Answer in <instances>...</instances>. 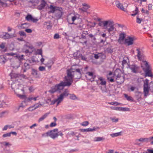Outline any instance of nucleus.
<instances>
[{
    "label": "nucleus",
    "mask_w": 153,
    "mask_h": 153,
    "mask_svg": "<svg viewBox=\"0 0 153 153\" xmlns=\"http://www.w3.org/2000/svg\"><path fill=\"white\" fill-rule=\"evenodd\" d=\"M124 96L127 100L130 101H133V99L131 97L129 96L126 94H124Z\"/></svg>",
    "instance_id": "72a5a7b5"
},
{
    "label": "nucleus",
    "mask_w": 153,
    "mask_h": 153,
    "mask_svg": "<svg viewBox=\"0 0 153 153\" xmlns=\"http://www.w3.org/2000/svg\"><path fill=\"white\" fill-rule=\"evenodd\" d=\"M99 128V127H94L92 128H91V131H95L97 129Z\"/></svg>",
    "instance_id": "680f3d73"
},
{
    "label": "nucleus",
    "mask_w": 153,
    "mask_h": 153,
    "mask_svg": "<svg viewBox=\"0 0 153 153\" xmlns=\"http://www.w3.org/2000/svg\"><path fill=\"white\" fill-rule=\"evenodd\" d=\"M142 19H140L138 16H137V22L138 24H140L141 22L142 21Z\"/></svg>",
    "instance_id": "09e8293b"
},
{
    "label": "nucleus",
    "mask_w": 153,
    "mask_h": 153,
    "mask_svg": "<svg viewBox=\"0 0 153 153\" xmlns=\"http://www.w3.org/2000/svg\"><path fill=\"white\" fill-rule=\"evenodd\" d=\"M83 7L81 9L82 11L84 12H85L90 7V6L86 3H83L82 4Z\"/></svg>",
    "instance_id": "5701e85b"
},
{
    "label": "nucleus",
    "mask_w": 153,
    "mask_h": 153,
    "mask_svg": "<svg viewBox=\"0 0 153 153\" xmlns=\"http://www.w3.org/2000/svg\"><path fill=\"white\" fill-rule=\"evenodd\" d=\"M41 105H42L41 104H37L34 105V109H31V108H33V107H30L29 108V111H32L33 110H35V109L39 107L40 106H41Z\"/></svg>",
    "instance_id": "c756f323"
},
{
    "label": "nucleus",
    "mask_w": 153,
    "mask_h": 153,
    "mask_svg": "<svg viewBox=\"0 0 153 153\" xmlns=\"http://www.w3.org/2000/svg\"><path fill=\"white\" fill-rule=\"evenodd\" d=\"M122 131H121L119 132L113 133L110 134V136L112 137L119 136L121 135Z\"/></svg>",
    "instance_id": "a878e982"
},
{
    "label": "nucleus",
    "mask_w": 153,
    "mask_h": 153,
    "mask_svg": "<svg viewBox=\"0 0 153 153\" xmlns=\"http://www.w3.org/2000/svg\"><path fill=\"white\" fill-rule=\"evenodd\" d=\"M71 22L68 20V22L69 24L70 25H76V24L74 23V21L79 19V15L77 13H74L72 14L71 16Z\"/></svg>",
    "instance_id": "0eeeda50"
},
{
    "label": "nucleus",
    "mask_w": 153,
    "mask_h": 153,
    "mask_svg": "<svg viewBox=\"0 0 153 153\" xmlns=\"http://www.w3.org/2000/svg\"><path fill=\"white\" fill-rule=\"evenodd\" d=\"M49 8L51 10V12L52 13H53L58 10L62 9V7L57 6H53V5H50Z\"/></svg>",
    "instance_id": "aec40b11"
},
{
    "label": "nucleus",
    "mask_w": 153,
    "mask_h": 153,
    "mask_svg": "<svg viewBox=\"0 0 153 153\" xmlns=\"http://www.w3.org/2000/svg\"><path fill=\"white\" fill-rule=\"evenodd\" d=\"M11 134L10 133V132L9 133H7L6 134H4L3 135V137H10V136Z\"/></svg>",
    "instance_id": "3c124183"
},
{
    "label": "nucleus",
    "mask_w": 153,
    "mask_h": 153,
    "mask_svg": "<svg viewBox=\"0 0 153 153\" xmlns=\"http://www.w3.org/2000/svg\"><path fill=\"white\" fill-rule=\"evenodd\" d=\"M135 88H136L135 87L133 86H131L130 88H129L128 90V91H134Z\"/></svg>",
    "instance_id": "603ef678"
},
{
    "label": "nucleus",
    "mask_w": 153,
    "mask_h": 153,
    "mask_svg": "<svg viewBox=\"0 0 153 153\" xmlns=\"http://www.w3.org/2000/svg\"><path fill=\"white\" fill-rule=\"evenodd\" d=\"M29 90L30 92H32L34 90V88L33 86H31L29 88Z\"/></svg>",
    "instance_id": "4d7b16f0"
},
{
    "label": "nucleus",
    "mask_w": 153,
    "mask_h": 153,
    "mask_svg": "<svg viewBox=\"0 0 153 153\" xmlns=\"http://www.w3.org/2000/svg\"><path fill=\"white\" fill-rule=\"evenodd\" d=\"M58 131V129L57 128H55L49 131V132H48L49 137L53 139L57 138L59 136Z\"/></svg>",
    "instance_id": "423d86ee"
},
{
    "label": "nucleus",
    "mask_w": 153,
    "mask_h": 153,
    "mask_svg": "<svg viewBox=\"0 0 153 153\" xmlns=\"http://www.w3.org/2000/svg\"><path fill=\"white\" fill-rule=\"evenodd\" d=\"M108 104L113 105H119V103L117 102H108Z\"/></svg>",
    "instance_id": "37998d69"
},
{
    "label": "nucleus",
    "mask_w": 153,
    "mask_h": 153,
    "mask_svg": "<svg viewBox=\"0 0 153 153\" xmlns=\"http://www.w3.org/2000/svg\"><path fill=\"white\" fill-rule=\"evenodd\" d=\"M21 85L18 83L13 82L11 84V88L17 96V94H25L24 88L21 87Z\"/></svg>",
    "instance_id": "7ed1b4c3"
},
{
    "label": "nucleus",
    "mask_w": 153,
    "mask_h": 153,
    "mask_svg": "<svg viewBox=\"0 0 153 153\" xmlns=\"http://www.w3.org/2000/svg\"><path fill=\"white\" fill-rule=\"evenodd\" d=\"M83 26V25L82 24L80 23L77 25L76 27L79 29L81 30Z\"/></svg>",
    "instance_id": "a18cd8bd"
},
{
    "label": "nucleus",
    "mask_w": 153,
    "mask_h": 153,
    "mask_svg": "<svg viewBox=\"0 0 153 153\" xmlns=\"http://www.w3.org/2000/svg\"><path fill=\"white\" fill-rule=\"evenodd\" d=\"M111 23H110V25H108V26H110V27L107 29L108 32L110 33L111 32L114 31L115 29V28L114 26L113 25V22L111 21Z\"/></svg>",
    "instance_id": "412c9836"
},
{
    "label": "nucleus",
    "mask_w": 153,
    "mask_h": 153,
    "mask_svg": "<svg viewBox=\"0 0 153 153\" xmlns=\"http://www.w3.org/2000/svg\"><path fill=\"white\" fill-rule=\"evenodd\" d=\"M24 56L23 55H18L16 57L20 61H22L24 59Z\"/></svg>",
    "instance_id": "f704fd0d"
},
{
    "label": "nucleus",
    "mask_w": 153,
    "mask_h": 153,
    "mask_svg": "<svg viewBox=\"0 0 153 153\" xmlns=\"http://www.w3.org/2000/svg\"><path fill=\"white\" fill-rule=\"evenodd\" d=\"M7 61V59L4 56L1 55L0 56V63L2 64H4Z\"/></svg>",
    "instance_id": "393cba45"
},
{
    "label": "nucleus",
    "mask_w": 153,
    "mask_h": 153,
    "mask_svg": "<svg viewBox=\"0 0 153 153\" xmlns=\"http://www.w3.org/2000/svg\"><path fill=\"white\" fill-rule=\"evenodd\" d=\"M136 51L137 52V56L139 61H143L145 60V55L143 51L140 48H137Z\"/></svg>",
    "instance_id": "20e7f679"
},
{
    "label": "nucleus",
    "mask_w": 153,
    "mask_h": 153,
    "mask_svg": "<svg viewBox=\"0 0 153 153\" xmlns=\"http://www.w3.org/2000/svg\"><path fill=\"white\" fill-rule=\"evenodd\" d=\"M38 19L36 18H34L33 17H32V19H31V21L33 22H36L38 21Z\"/></svg>",
    "instance_id": "864d4df0"
},
{
    "label": "nucleus",
    "mask_w": 153,
    "mask_h": 153,
    "mask_svg": "<svg viewBox=\"0 0 153 153\" xmlns=\"http://www.w3.org/2000/svg\"><path fill=\"white\" fill-rule=\"evenodd\" d=\"M98 78V79L100 81V84L101 85H106V82L104 78L102 77H99Z\"/></svg>",
    "instance_id": "b1692460"
},
{
    "label": "nucleus",
    "mask_w": 153,
    "mask_h": 153,
    "mask_svg": "<svg viewBox=\"0 0 153 153\" xmlns=\"http://www.w3.org/2000/svg\"><path fill=\"white\" fill-rule=\"evenodd\" d=\"M48 132H49V131H48L46 133L42 134V136L45 137L49 136V134Z\"/></svg>",
    "instance_id": "0e129e2a"
},
{
    "label": "nucleus",
    "mask_w": 153,
    "mask_h": 153,
    "mask_svg": "<svg viewBox=\"0 0 153 153\" xmlns=\"http://www.w3.org/2000/svg\"><path fill=\"white\" fill-rule=\"evenodd\" d=\"M148 8L149 10H151L152 9V5L151 4H149L148 5Z\"/></svg>",
    "instance_id": "69168bd1"
},
{
    "label": "nucleus",
    "mask_w": 153,
    "mask_h": 153,
    "mask_svg": "<svg viewBox=\"0 0 153 153\" xmlns=\"http://www.w3.org/2000/svg\"><path fill=\"white\" fill-rule=\"evenodd\" d=\"M37 54L41 55L42 57H43L42 55V51L41 49H38L36 52Z\"/></svg>",
    "instance_id": "c03bdc74"
},
{
    "label": "nucleus",
    "mask_w": 153,
    "mask_h": 153,
    "mask_svg": "<svg viewBox=\"0 0 153 153\" xmlns=\"http://www.w3.org/2000/svg\"><path fill=\"white\" fill-rule=\"evenodd\" d=\"M110 108L112 110L120 111H129V108H128L117 107L115 106H111L110 107Z\"/></svg>",
    "instance_id": "f8f14e48"
},
{
    "label": "nucleus",
    "mask_w": 153,
    "mask_h": 153,
    "mask_svg": "<svg viewBox=\"0 0 153 153\" xmlns=\"http://www.w3.org/2000/svg\"><path fill=\"white\" fill-rule=\"evenodd\" d=\"M69 95H70V98L72 100H75L77 98V97L74 94H69L68 90L65 89L63 93H61L58 97L57 98L54 100V102H56L57 105H58L59 103L63 100L64 98L67 97Z\"/></svg>",
    "instance_id": "f03ea898"
},
{
    "label": "nucleus",
    "mask_w": 153,
    "mask_h": 153,
    "mask_svg": "<svg viewBox=\"0 0 153 153\" xmlns=\"http://www.w3.org/2000/svg\"><path fill=\"white\" fill-rule=\"evenodd\" d=\"M25 31L29 33H31L32 32V30L30 29H26L25 30Z\"/></svg>",
    "instance_id": "e2e57ef3"
},
{
    "label": "nucleus",
    "mask_w": 153,
    "mask_h": 153,
    "mask_svg": "<svg viewBox=\"0 0 153 153\" xmlns=\"http://www.w3.org/2000/svg\"><path fill=\"white\" fill-rule=\"evenodd\" d=\"M141 61V67L143 71L151 68L147 62L145 60Z\"/></svg>",
    "instance_id": "ddd939ff"
},
{
    "label": "nucleus",
    "mask_w": 153,
    "mask_h": 153,
    "mask_svg": "<svg viewBox=\"0 0 153 153\" xmlns=\"http://www.w3.org/2000/svg\"><path fill=\"white\" fill-rule=\"evenodd\" d=\"M145 73V76L152 77L153 76L151 72V68H150L143 71Z\"/></svg>",
    "instance_id": "a211bd4d"
},
{
    "label": "nucleus",
    "mask_w": 153,
    "mask_h": 153,
    "mask_svg": "<svg viewBox=\"0 0 153 153\" xmlns=\"http://www.w3.org/2000/svg\"><path fill=\"white\" fill-rule=\"evenodd\" d=\"M24 66L25 68V69L24 70V72H26V70L30 68V64L27 62H25L24 64Z\"/></svg>",
    "instance_id": "2f4dec72"
},
{
    "label": "nucleus",
    "mask_w": 153,
    "mask_h": 153,
    "mask_svg": "<svg viewBox=\"0 0 153 153\" xmlns=\"http://www.w3.org/2000/svg\"><path fill=\"white\" fill-rule=\"evenodd\" d=\"M60 38L59 35L58 33H55L53 36L54 39H58Z\"/></svg>",
    "instance_id": "de8ad7c7"
},
{
    "label": "nucleus",
    "mask_w": 153,
    "mask_h": 153,
    "mask_svg": "<svg viewBox=\"0 0 153 153\" xmlns=\"http://www.w3.org/2000/svg\"><path fill=\"white\" fill-rule=\"evenodd\" d=\"M115 4L116 7L120 9L123 11H126V10L123 6L122 4L121 3L118 1H116L115 2Z\"/></svg>",
    "instance_id": "f3484780"
},
{
    "label": "nucleus",
    "mask_w": 153,
    "mask_h": 153,
    "mask_svg": "<svg viewBox=\"0 0 153 153\" xmlns=\"http://www.w3.org/2000/svg\"><path fill=\"white\" fill-rule=\"evenodd\" d=\"M76 71L78 73V74L79 76V77H80L81 76V73L80 69L79 68L76 69Z\"/></svg>",
    "instance_id": "052dcab7"
},
{
    "label": "nucleus",
    "mask_w": 153,
    "mask_h": 153,
    "mask_svg": "<svg viewBox=\"0 0 153 153\" xmlns=\"http://www.w3.org/2000/svg\"><path fill=\"white\" fill-rule=\"evenodd\" d=\"M5 43H2L0 45V48L1 49H3L4 48Z\"/></svg>",
    "instance_id": "6e6d98bb"
},
{
    "label": "nucleus",
    "mask_w": 153,
    "mask_h": 153,
    "mask_svg": "<svg viewBox=\"0 0 153 153\" xmlns=\"http://www.w3.org/2000/svg\"><path fill=\"white\" fill-rule=\"evenodd\" d=\"M15 36L14 34H10L7 33H4L2 36V38L4 39H7Z\"/></svg>",
    "instance_id": "2eb2a0df"
},
{
    "label": "nucleus",
    "mask_w": 153,
    "mask_h": 153,
    "mask_svg": "<svg viewBox=\"0 0 153 153\" xmlns=\"http://www.w3.org/2000/svg\"><path fill=\"white\" fill-rule=\"evenodd\" d=\"M134 39V37L129 36L128 38L125 39L124 43L128 46L132 45L133 44Z\"/></svg>",
    "instance_id": "6e6552de"
},
{
    "label": "nucleus",
    "mask_w": 153,
    "mask_h": 153,
    "mask_svg": "<svg viewBox=\"0 0 153 153\" xmlns=\"http://www.w3.org/2000/svg\"><path fill=\"white\" fill-rule=\"evenodd\" d=\"M73 73L74 72L71 69L68 70L67 76H65L64 80L61 81L59 84L52 87L49 91V92L51 94H53L56 91L60 93L64 87L70 86L73 82V79L74 77Z\"/></svg>",
    "instance_id": "f257e3e1"
},
{
    "label": "nucleus",
    "mask_w": 153,
    "mask_h": 153,
    "mask_svg": "<svg viewBox=\"0 0 153 153\" xmlns=\"http://www.w3.org/2000/svg\"><path fill=\"white\" fill-rule=\"evenodd\" d=\"M105 51L107 52V53H112L113 52V50L111 48L109 47L107 48Z\"/></svg>",
    "instance_id": "a19ab883"
},
{
    "label": "nucleus",
    "mask_w": 153,
    "mask_h": 153,
    "mask_svg": "<svg viewBox=\"0 0 153 153\" xmlns=\"http://www.w3.org/2000/svg\"><path fill=\"white\" fill-rule=\"evenodd\" d=\"M39 69L40 71H43L45 70V68L44 66H40L39 68Z\"/></svg>",
    "instance_id": "8fccbe9b"
},
{
    "label": "nucleus",
    "mask_w": 153,
    "mask_h": 153,
    "mask_svg": "<svg viewBox=\"0 0 153 153\" xmlns=\"http://www.w3.org/2000/svg\"><path fill=\"white\" fill-rule=\"evenodd\" d=\"M108 80L111 82H114V79L111 77H108Z\"/></svg>",
    "instance_id": "338daca9"
},
{
    "label": "nucleus",
    "mask_w": 153,
    "mask_h": 153,
    "mask_svg": "<svg viewBox=\"0 0 153 153\" xmlns=\"http://www.w3.org/2000/svg\"><path fill=\"white\" fill-rule=\"evenodd\" d=\"M12 1L10 0H0V3H1V4L3 5L4 3V2L6 1Z\"/></svg>",
    "instance_id": "13d9d810"
},
{
    "label": "nucleus",
    "mask_w": 153,
    "mask_h": 153,
    "mask_svg": "<svg viewBox=\"0 0 153 153\" xmlns=\"http://www.w3.org/2000/svg\"><path fill=\"white\" fill-rule=\"evenodd\" d=\"M86 74L88 75V76L91 77L92 79H90L91 81H93L94 78H95V76L93 74L92 72H88L86 73Z\"/></svg>",
    "instance_id": "bb28decb"
},
{
    "label": "nucleus",
    "mask_w": 153,
    "mask_h": 153,
    "mask_svg": "<svg viewBox=\"0 0 153 153\" xmlns=\"http://www.w3.org/2000/svg\"><path fill=\"white\" fill-rule=\"evenodd\" d=\"M138 12L139 11L138 8L137 7H136L135 10L133 11V13L135 12V13L132 14H131V15L132 16H134L138 13Z\"/></svg>",
    "instance_id": "c9c22d12"
},
{
    "label": "nucleus",
    "mask_w": 153,
    "mask_h": 153,
    "mask_svg": "<svg viewBox=\"0 0 153 153\" xmlns=\"http://www.w3.org/2000/svg\"><path fill=\"white\" fill-rule=\"evenodd\" d=\"M116 72H115L114 75V76H115L116 79L117 81V83L120 84L123 83L125 80V76H122V73L121 72L119 73L117 75Z\"/></svg>",
    "instance_id": "39448f33"
},
{
    "label": "nucleus",
    "mask_w": 153,
    "mask_h": 153,
    "mask_svg": "<svg viewBox=\"0 0 153 153\" xmlns=\"http://www.w3.org/2000/svg\"><path fill=\"white\" fill-rule=\"evenodd\" d=\"M8 114V112L7 111H3L0 113V117H2Z\"/></svg>",
    "instance_id": "e433bc0d"
},
{
    "label": "nucleus",
    "mask_w": 153,
    "mask_h": 153,
    "mask_svg": "<svg viewBox=\"0 0 153 153\" xmlns=\"http://www.w3.org/2000/svg\"><path fill=\"white\" fill-rule=\"evenodd\" d=\"M105 138L103 137H97L94 138V141L95 142H98L102 141L105 140Z\"/></svg>",
    "instance_id": "cd10ccee"
},
{
    "label": "nucleus",
    "mask_w": 153,
    "mask_h": 153,
    "mask_svg": "<svg viewBox=\"0 0 153 153\" xmlns=\"http://www.w3.org/2000/svg\"><path fill=\"white\" fill-rule=\"evenodd\" d=\"M126 37V34L124 33H122L119 34V37L118 40V42L121 43L123 41Z\"/></svg>",
    "instance_id": "6ab92c4d"
},
{
    "label": "nucleus",
    "mask_w": 153,
    "mask_h": 153,
    "mask_svg": "<svg viewBox=\"0 0 153 153\" xmlns=\"http://www.w3.org/2000/svg\"><path fill=\"white\" fill-rule=\"evenodd\" d=\"M31 48V47L30 46H28L27 45H25L24 46V49H26L25 51V53H28L29 52V51L28 49H27V48Z\"/></svg>",
    "instance_id": "7c9ffc66"
},
{
    "label": "nucleus",
    "mask_w": 153,
    "mask_h": 153,
    "mask_svg": "<svg viewBox=\"0 0 153 153\" xmlns=\"http://www.w3.org/2000/svg\"><path fill=\"white\" fill-rule=\"evenodd\" d=\"M46 4V2L44 0H42L41 2V4L38 6V8L39 10H42L45 7Z\"/></svg>",
    "instance_id": "4be33fe9"
},
{
    "label": "nucleus",
    "mask_w": 153,
    "mask_h": 153,
    "mask_svg": "<svg viewBox=\"0 0 153 153\" xmlns=\"http://www.w3.org/2000/svg\"><path fill=\"white\" fill-rule=\"evenodd\" d=\"M56 125V122H52V123H51L50 125V126L51 127H55V126Z\"/></svg>",
    "instance_id": "bf43d9fd"
},
{
    "label": "nucleus",
    "mask_w": 153,
    "mask_h": 153,
    "mask_svg": "<svg viewBox=\"0 0 153 153\" xmlns=\"http://www.w3.org/2000/svg\"><path fill=\"white\" fill-rule=\"evenodd\" d=\"M89 124V123L87 121H84L81 123V125L84 126H87Z\"/></svg>",
    "instance_id": "49530a36"
},
{
    "label": "nucleus",
    "mask_w": 153,
    "mask_h": 153,
    "mask_svg": "<svg viewBox=\"0 0 153 153\" xmlns=\"http://www.w3.org/2000/svg\"><path fill=\"white\" fill-rule=\"evenodd\" d=\"M39 96H37L36 97H31V98L32 99V100H33L34 101H36L37 100H39Z\"/></svg>",
    "instance_id": "5fc2aeb1"
},
{
    "label": "nucleus",
    "mask_w": 153,
    "mask_h": 153,
    "mask_svg": "<svg viewBox=\"0 0 153 153\" xmlns=\"http://www.w3.org/2000/svg\"><path fill=\"white\" fill-rule=\"evenodd\" d=\"M129 67L133 73H137L139 71V67L135 64L130 65Z\"/></svg>",
    "instance_id": "9b49d317"
},
{
    "label": "nucleus",
    "mask_w": 153,
    "mask_h": 153,
    "mask_svg": "<svg viewBox=\"0 0 153 153\" xmlns=\"http://www.w3.org/2000/svg\"><path fill=\"white\" fill-rule=\"evenodd\" d=\"M19 33L20 36H26V33L23 31H20L19 32Z\"/></svg>",
    "instance_id": "79ce46f5"
},
{
    "label": "nucleus",
    "mask_w": 153,
    "mask_h": 153,
    "mask_svg": "<svg viewBox=\"0 0 153 153\" xmlns=\"http://www.w3.org/2000/svg\"><path fill=\"white\" fill-rule=\"evenodd\" d=\"M48 113H46L44 115L42 116L41 117L39 120L38 122H40L41 121L43 120L45 118L47 117L48 116Z\"/></svg>",
    "instance_id": "c85d7f7f"
},
{
    "label": "nucleus",
    "mask_w": 153,
    "mask_h": 153,
    "mask_svg": "<svg viewBox=\"0 0 153 153\" xmlns=\"http://www.w3.org/2000/svg\"><path fill=\"white\" fill-rule=\"evenodd\" d=\"M127 63V61L126 60L124 59L122 62V64L123 66L126 64Z\"/></svg>",
    "instance_id": "774afa93"
},
{
    "label": "nucleus",
    "mask_w": 153,
    "mask_h": 153,
    "mask_svg": "<svg viewBox=\"0 0 153 153\" xmlns=\"http://www.w3.org/2000/svg\"><path fill=\"white\" fill-rule=\"evenodd\" d=\"M32 16L31 15L28 14L26 17V20L28 21H31V19H32Z\"/></svg>",
    "instance_id": "58836bf2"
},
{
    "label": "nucleus",
    "mask_w": 153,
    "mask_h": 153,
    "mask_svg": "<svg viewBox=\"0 0 153 153\" xmlns=\"http://www.w3.org/2000/svg\"><path fill=\"white\" fill-rule=\"evenodd\" d=\"M63 13V9L62 8V9L58 10L56 11L55 14V17L57 19H59L61 17Z\"/></svg>",
    "instance_id": "4468645a"
},
{
    "label": "nucleus",
    "mask_w": 153,
    "mask_h": 153,
    "mask_svg": "<svg viewBox=\"0 0 153 153\" xmlns=\"http://www.w3.org/2000/svg\"><path fill=\"white\" fill-rule=\"evenodd\" d=\"M31 73L34 76H37L38 75L37 70L34 69H32Z\"/></svg>",
    "instance_id": "4c0bfd02"
},
{
    "label": "nucleus",
    "mask_w": 153,
    "mask_h": 153,
    "mask_svg": "<svg viewBox=\"0 0 153 153\" xmlns=\"http://www.w3.org/2000/svg\"><path fill=\"white\" fill-rule=\"evenodd\" d=\"M110 119L112 120V122L113 123H117L119 120L118 118L115 117H111Z\"/></svg>",
    "instance_id": "473e14b6"
},
{
    "label": "nucleus",
    "mask_w": 153,
    "mask_h": 153,
    "mask_svg": "<svg viewBox=\"0 0 153 153\" xmlns=\"http://www.w3.org/2000/svg\"><path fill=\"white\" fill-rule=\"evenodd\" d=\"M149 88L148 85L145 84L144 85V96L145 98L149 95Z\"/></svg>",
    "instance_id": "dca6fc26"
},
{
    "label": "nucleus",
    "mask_w": 153,
    "mask_h": 153,
    "mask_svg": "<svg viewBox=\"0 0 153 153\" xmlns=\"http://www.w3.org/2000/svg\"><path fill=\"white\" fill-rule=\"evenodd\" d=\"M102 54L101 53H98L97 54H94V57L96 59H98L100 57Z\"/></svg>",
    "instance_id": "ea45409f"
},
{
    "label": "nucleus",
    "mask_w": 153,
    "mask_h": 153,
    "mask_svg": "<svg viewBox=\"0 0 153 153\" xmlns=\"http://www.w3.org/2000/svg\"><path fill=\"white\" fill-rule=\"evenodd\" d=\"M111 23V21H100L98 24L99 26L102 27L104 29H107L108 27V25H109Z\"/></svg>",
    "instance_id": "1a4fd4ad"
},
{
    "label": "nucleus",
    "mask_w": 153,
    "mask_h": 153,
    "mask_svg": "<svg viewBox=\"0 0 153 153\" xmlns=\"http://www.w3.org/2000/svg\"><path fill=\"white\" fill-rule=\"evenodd\" d=\"M17 96L20 99L24 100L23 102L25 103L29 102L32 100V99L31 98V97H27L26 96L25 94H17Z\"/></svg>",
    "instance_id": "9d476101"
}]
</instances>
